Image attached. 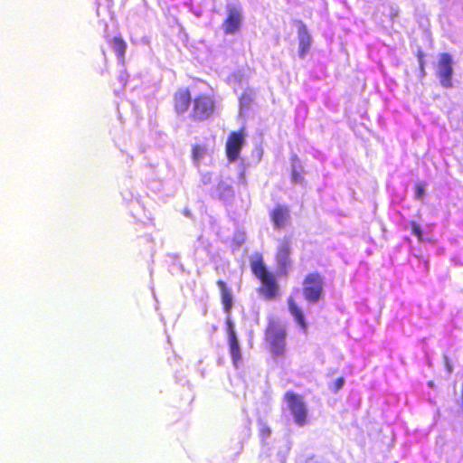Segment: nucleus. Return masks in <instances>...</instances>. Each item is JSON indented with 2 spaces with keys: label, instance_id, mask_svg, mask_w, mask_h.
Returning a JSON list of instances; mask_svg holds the SVG:
<instances>
[{
  "label": "nucleus",
  "instance_id": "4468645a",
  "mask_svg": "<svg viewBox=\"0 0 463 463\" xmlns=\"http://www.w3.org/2000/svg\"><path fill=\"white\" fill-rule=\"evenodd\" d=\"M288 310L292 317H294L296 323L301 328L303 332H307V326L305 320V317L300 307L297 305V303L293 300V298H288Z\"/></svg>",
  "mask_w": 463,
  "mask_h": 463
},
{
  "label": "nucleus",
  "instance_id": "20e7f679",
  "mask_svg": "<svg viewBox=\"0 0 463 463\" xmlns=\"http://www.w3.org/2000/svg\"><path fill=\"white\" fill-rule=\"evenodd\" d=\"M304 298L309 303H317L324 295V278L319 272L307 273L302 281Z\"/></svg>",
  "mask_w": 463,
  "mask_h": 463
},
{
  "label": "nucleus",
  "instance_id": "4be33fe9",
  "mask_svg": "<svg viewBox=\"0 0 463 463\" xmlns=\"http://www.w3.org/2000/svg\"><path fill=\"white\" fill-rule=\"evenodd\" d=\"M345 384V379L343 377H339L335 379L330 385V389L334 392H337Z\"/></svg>",
  "mask_w": 463,
  "mask_h": 463
},
{
  "label": "nucleus",
  "instance_id": "412c9836",
  "mask_svg": "<svg viewBox=\"0 0 463 463\" xmlns=\"http://www.w3.org/2000/svg\"><path fill=\"white\" fill-rule=\"evenodd\" d=\"M414 191H415V198L417 200H420L423 198L424 194H425V185L421 183H418L415 184L414 186Z\"/></svg>",
  "mask_w": 463,
  "mask_h": 463
},
{
  "label": "nucleus",
  "instance_id": "6e6552de",
  "mask_svg": "<svg viewBox=\"0 0 463 463\" xmlns=\"http://www.w3.org/2000/svg\"><path fill=\"white\" fill-rule=\"evenodd\" d=\"M452 59L449 53H441L439 61V70L437 72L440 84L444 88L452 87Z\"/></svg>",
  "mask_w": 463,
  "mask_h": 463
},
{
  "label": "nucleus",
  "instance_id": "423d86ee",
  "mask_svg": "<svg viewBox=\"0 0 463 463\" xmlns=\"http://www.w3.org/2000/svg\"><path fill=\"white\" fill-rule=\"evenodd\" d=\"M245 144V131L241 128L238 131H232L225 144V154L229 162L238 160L241 151Z\"/></svg>",
  "mask_w": 463,
  "mask_h": 463
},
{
  "label": "nucleus",
  "instance_id": "aec40b11",
  "mask_svg": "<svg viewBox=\"0 0 463 463\" xmlns=\"http://www.w3.org/2000/svg\"><path fill=\"white\" fill-rule=\"evenodd\" d=\"M410 225L411 228L412 234L417 237V239L420 242H422L424 241V239H423L422 231H421L420 225L414 221L411 222Z\"/></svg>",
  "mask_w": 463,
  "mask_h": 463
},
{
  "label": "nucleus",
  "instance_id": "9b49d317",
  "mask_svg": "<svg viewBox=\"0 0 463 463\" xmlns=\"http://www.w3.org/2000/svg\"><path fill=\"white\" fill-rule=\"evenodd\" d=\"M241 24V11L234 6L228 9V14L222 23L225 33L232 34L239 31Z\"/></svg>",
  "mask_w": 463,
  "mask_h": 463
},
{
  "label": "nucleus",
  "instance_id": "1a4fd4ad",
  "mask_svg": "<svg viewBox=\"0 0 463 463\" xmlns=\"http://www.w3.org/2000/svg\"><path fill=\"white\" fill-rule=\"evenodd\" d=\"M269 218L273 228L277 231L285 229L290 223V211L288 206L277 204L269 212Z\"/></svg>",
  "mask_w": 463,
  "mask_h": 463
},
{
  "label": "nucleus",
  "instance_id": "39448f33",
  "mask_svg": "<svg viewBox=\"0 0 463 463\" xmlns=\"http://www.w3.org/2000/svg\"><path fill=\"white\" fill-rule=\"evenodd\" d=\"M284 400L298 426H304L307 422V411L302 397L293 392H287Z\"/></svg>",
  "mask_w": 463,
  "mask_h": 463
},
{
  "label": "nucleus",
  "instance_id": "f03ea898",
  "mask_svg": "<svg viewBox=\"0 0 463 463\" xmlns=\"http://www.w3.org/2000/svg\"><path fill=\"white\" fill-rule=\"evenodd\" d=\"M287 328L279 320L269 318L264 331V341L272 358L285 357L287 354Z\"/></svg>",
  "mask_w": 463,
  "mask_h": 463
},
{
  "label": "nucleus",
  "instance_id": "5701e85b",
  "mask_svg": "<svg viewBox=\"0 0 463 463\" xmlns=\"http://www.w3.org/2000/svg\"><path fill=\"white\" fill-rule=\"evenodd\" d=\"M292 180L295 183H301L303 181V176H302L301 173L294 171L292 173Z\"/></svg>",
  "mask_w": 463,
  "mask_h": 463
},
{
  "label": "nucleus",
  "instance_id": "a211bd4d",
  "mask_svg": "<svg viewBox=\"0 0 463 463\" xmlns=\"http://www.w3.org/2000/svg\"><path fill=\"white\" fill-rule=\"evenodd\" d=\"M216 189L220 198H226L233 195L232 187L224 183L219 184Z\"/></svg>",
  "mask_w": 463,
  "mask_h": 463
},
{
  "label": "nucleus",
  "instance_id": "7ed1b4c3",
  "mask_svg": "<svg viewBox=\"0 0 463 463\" xmlns=\"http://www.w3.org/2000/svg\"><path fill=\"white\" fill-rule=\"evenodd\" d=\"M216 108L214 97L202 93L193 99L192 109L189 118L194 122H203L210 119Z\"/></svg>",
  "mask_w": 463,
  "mask_h": 463
},
{
  "label": "nucleus",
  "instance_id": "ddd939ff",
  "mask_svg": "<svg viewBox=\"0 0 463 463\" xmlns=\"http://www.w3.org/2000/svg\"><path fill=\"white\" fill-rule=\"evenodd\" d=\"M298 43L300 56L306 55L310 49L312 38L305 24H301L298 27Z\"/></svg>",
  "mask_w": 463,
  "mask_h": 463
},
{
  "label": "nucleus",
  "instance_id": "0eeeda50",
  "mask_svg": "<svg viewBox=\"0 0 463 463\" xmlns=\"http://www.w3.org/2000/svg\"><path fill=\"white\" fill-rule=\"evenodd\" d=\"M291 241L288 237L283 238L278 246L276 252V262L279 269L285 274L291 268Z\"/></svg>",
  "mask_w": 463,
  "mask_h": 463
},
{
  "label": "nucleus",
  "instance_id": "9d476101",
  "mask_svg": "<svg viewBox=\"0 0 463 463\" xmlns=\"http://www.w3.org/2000/svg\"><path fill=\"white\" fill-rule=\"evenodd\" d=\"M193 104L192 94L188 88H179L173 95V108L176 114L186 113Z\"/></svg>",
  "mask_w": 463,
  "mask_h": 463
},
{
  "label": "nucleus",
  "instance_id": "2eb2a0df",
  "mask_svg": "<svg viewBox=\"0 0 463 463\" xmlns=\"http://www.w3.org/2000/svg\"><path fill=\"white\" fill-rule=\"evenodd\" d=\"M217 286L221 291V300L225 313L230 314L232 308V296L223 280H217Z\"/></svg>",
  "mask_w": 463,
  "mask_h": 463
},
{
  "label": "nucleus",
  "instance_id": "f8f14e48",
  "mask_svg": "<svg viewBox=\"0 0 463 463\" xmlns=\"http://www.w3.org/2000/svg\"><path fill=\"white\" fill-rule=\"evenodd\" d=\"M228 327V339H229V348L232 358L234 362H238L241 358V350L239 341L236 336V333L233 327V324L231 320L227 322Z\"/></svg>",
  "mask_w": 463,
  "mask_h": 463
},
{
  "label": "nucleus",
  "instance_id": "f257e3e1",
  "mask_svg": "<svg viewBox=\"0 0 463 463\" xmlns=\"http://www.w3.org/2000/svg\"><path fill=\"white\" fill-rule=\"evenodd\" d=\"M250 270L260 282L258 293L266 300L275 299L279 296V286L275 274L267 268L261 254L251 260Z\"/></svg>",
  "mask_w": 463,
  "mask_h": 463
},
{
  "label": "nucleus",
  "instance_id": "f3484780",
  "mask_svg": "<svg viewBox=\"0 0 463 463\" xmlns=\"http://www.w3.org/2000/svg\"><path fill=\"white\" fill-rule=\"evenodd\" d=\"M207 154V148L203 145H194L192 147V159L196 165H200L201 159Z\"/></svg>",
  "mask_w": 463,
  "mask_h": 463
},
{
  "label": "nucleus",
  "instance_id": "6ab92c4d",
  "mask_svg": "<svg viewBox=\"0 0 463 463\" xmlns=\"http://www.w3.org/2000/svg\"><path fill=\"white\" fill-rule=\"evenodd\" d=\"M259 435H260L261 440H263V441L268 439L271 435L270 428L264 421L260 422Z\"/></svg>",
  "mask_w": 463,
  "mask_h": 463
},
{
  "label": "nucleus",
  "instance_id": "dca6fc26",
  "mask_svg": "<svg viewBox=\"0 0 463 463\" xmlns=\"http://www.w3.org/2000/svg\"><path fill=\"white\" fill-rule=\"evenodd\" d=\"M109 44L120 61L124 62L127 43L121 36H115L109 40Z\"/></svg>",
  "mask_w": 463,
  "mask_h": 463
}]
</instances>
